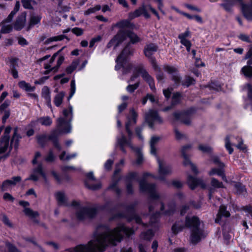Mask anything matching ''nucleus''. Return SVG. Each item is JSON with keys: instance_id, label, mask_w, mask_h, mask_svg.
<instances>
[{"instance_id": "obj_1", "label": "nucleus", "mask_w": 252, "mask_h": 252, "mask_svg": "<svg viewBox=\"0 0 252 252\" xmlns=\"http://www.w3.org/2000/svg\"><path fill=\"white\" fill-rule=\"evenodd\" d=\"M131 235V228L123 224L110 230L104 226H98L94 234V238L86 245H79L67 249L68 252H103L108 245H116L120 242L124 236Z\"/></svg>"}, {"instance_id": "obj_2", "label": "nucleus", "mask_w": 252, "mask_h": 252, "mask_svg": "<svg viewBox=\"0 0 252 252\" xmlns=\"http://www.w3.org/2000/svg\"><path fill=\"white\" fill-rule=\"evenodd\" d=\"M130 112L132 115V120L128 118V122L126 124V130L127 133L128 138H127L126 136L122 133L120 136H117L116 138L115 147L116 148L119 147L124 154L126 153L125 148L126 145L128 146L130 149L136 151L138 153L136 163L138 164H140L143 161V157L140 152V150L138 148H135L131 142V139L133 133L130 128L131 125L136 124L137 114L133 109H131Z\"/></svg>"}, {"instance_id": "obj_3", "label": "nucleus", "mask_w": 252, "mask_h": 252, "mask_svg": "<svg viewBox=\"0 0 252 252\" xmlns=\"http://www.w3.org/2000/svg\"><path fill=\"white\" fill-rule=\"evenodd\" d=\"M200 220L196 216L186 217V227L190 230V241L192 243L196 244L202 238H204L207 234L199 227Z\"/></svg>"}, {"instance_id": "obj_4", "label": "nucleus", "mask_w": 252, "mask_h": 252, "mask_svg": "<svg viewBox=\"0 0 252 252\" xmlns=\"http://www.w3.org/2000/svg\"><path fill=\"white\" fill-rule=\"evenodd\" d=\"M11 129L12 128L10 126H6L4 129L3 135L1 137L0 141V154L4 153L9 146L10 151L12 149V146H14L16 149L18 148L19 140L22 137L18 133V128L17 127L14 128V132L11 139L10 145H9V134Z\"/></svg>"}, {"instance_id": "obj_5", "label": "nucleus", "mask_w": 252, "mask_h": 252, "mask_svg": "<svg viewBox=\"0 0 252 252\" xmlns=\"http://www.w3.org/2000/svg\"><path fill=\"white\" fill-rule=\"evenodd\" d=\"M63 117L57 119L58 130L61 133H69L71 131V122L73 119V107L69 104L68 108L62 111Z\"/></svg>"}, {"instance_id": "obj_6", "label": "nucleus", "mask_w": 252, "mask_h": 252, "mask_svg": "<svg viewBox=\"0 0 252 252\" xmlns=\"http://www.w3.org/2000/svg\"><path fill=\"white\" fill-rule=\"evenodd\" d=\"M239 4L241 6L243 15L246 19L252 21V0H250V4H245L243 0H224V3H221L222 6L226 11L231 12L233 5Z\"/></svg>"}, {"instance_id": "obj_7", "label": "nucleus", "mask_w": 252, "mask_h": 252, "mask_svg": "<svg viewBox=\"0 0 252 252\" xmlns=\"http://www.w3.org/2000/svg\"><path fill=\"white\" fill-rule=\"evenodd\" d=\"M61 132L58 129L53 130L49 135L42 134L37 135L36 138L37 143L42 148H44L49 140L51 141L54 147L59 150L62 149L61 146L58 141V137Z\"/></svg>"}, {"instance_id": "obj_8", "label": "nucleus", "mask_w": 252, "mask_h": 252, "mask_svg": "<svg viewBox=\"0 0 252 252\" xmlns=\"http://www.w3.org/2000/svg\"><path fill=\"white\" fill-rule=\"evenodd\" d=\"M139 187L141 191L149 194L150 199L158 200L161 198L156 190V185L155 184L148 183L145 179H142L139 181Z\"/></svg>"}, {"instance_id": "obj_9", "label": "nucleus", "mask_w": 252, "mask_h": 252, "mask_svg": "<svg viewBox=\"0 0 252 252\" xmlns=\"http://www.w3.org/2000/svg\"><path fill=\"white\" fill-rule=\"evenodd\" d=\"M136 73L140 74L143 79L148 83L151 89L156 90L154 78L149 74L143 64H139L135 67Z\"/></svg>"}, {"instance_id": "obj_10", "label": "nucleus", "mask_w": 252, "mask_h": 252, "mask_svg": "<svg viewBox=\"0 0 252 252\" xmlns=\"http://www.w3.org/2000/svg\"><path fill=\"white\" fill-rule=\"evenodd\" d=\"M158 174L159 176L157 178L158 179L165 181V176L169 175L172 173V168L171 166L167 164L164 160H161L158 158Z\"/></svg>"}, {"instance_id": "obj_11", "label": "nucleus", "mask_w": 252, "mask_h": 252, "mask_svg": "<svg viewBox=\"0 0 252 252\" xmlns=\"http://www.w3.org/2000/svg\"><path fill=\"white\" fill-rule=\"evenodd\" d=\"M96 209L94 208L83 207L78 210L76 217L79 220H84L87 218H93L96 214Z\"/></svg>"}, {"instance_id": "obj_12", "label": "nucleus", "mask_w": 252, "mask_h": 252, "mask_svg": "<svg viewBox=\"0 0 252 252\" xmlns=\"http://www.w3.org/2000/svg\"><path fill=\"white\" fill-rule=\"evenodd\" d=\"M145 121L151 128L154 127L155 123L159 124L163 123V120L159 116L158 112L153 110H150L145 114Z\"/></svg>"}, {"instance_id": "obj_13", "label": "nucleus", "mask_w": 252, "mask_h": 252, "mask_svg": "<svg viewBox=\"0 0 252 252\" xmlns=\"http://www.w3.org/2000/svg\"><path fill=\"white\" fill-rule=\"evenodd\" d=\"M163 69L168 74H170L171 80L174 82L175 87L176 88L181 84H182L181 77L177 68L173 66L167 65L164 66Z\"/></svg>"}, {"instance_id": "obj_14", "label": "nucleus", "mask_w": 252, "mask_h": 252, "mask_svg": "<svg viewBox=\"0 0 252 252\" xmlns=\"http://www.w3.org/2000/svg\"><path fill=\"white\" fill-rule=\"evenodd\" d=\"M193 110L189 109L182 112H175L173 114L176 120H181V121L186 125H189L191 124V118Z\"/></svg>"}, {"instance_id": "obj_15", "label": "nucleus", "mask_w": 252, "mask_h": 252, "mask_svg": "<svg viewBox=\"0 0 252 252\" xmlns=\"http://www.w3.org/2000/svg\"><path fill=\"white\" fill-rule=\"evenodd\" d=\"M187 182L191 189H194L197 186H200L203 189L207 188L206 183L201 178H196L191 175H188Z\"/></svg>"}, {"instance_id": "obj_16", "label": "nucleus", "mask_w": 252, "mask_h": 252, "mask_svg": "<svg viewBox=\"0 0 252 252\" xmlns=\"http://www.w3.org/2000/svg\"><path fill=\"white\" fill-rule=\"evenodd\" d=\"M158 49V46L157 44L153 43L147 44L144 48V54L148 60L154 58L155 57L153 55L157 51Z\"/></svg>"}, {"instance_id": "obj_17", "label": "nucleus", "mask_w": 252, "mask_h": 252, "mask_svg": "<svg viewBox=\"0 0 252 252\" xmlns=\"http://www.w3.org/2000/svg\"><path fill=\"white\" fill-rule=\"evenodd\" d=\"M87 179L85 182L86 187L91 190H97L101 188V184L97 183L96 184H91L90 182L91 181H94L95 180L93 172H90L86 175Z\"/></svg>"}, {"instance_id": "obj_18", "label": "nucleus", "mask_w": 252, "mask_h": 252, "mask_svg": "<svg viewBox=\"0 0 252 252\" xmlns=\"http://www.w3.org/2000/svg\"><path fill=\"white\" fill-rule=\"evenodd\" d=\"M21 177L20 176L13 177L10 180H5L1 186V190L2 191L7 190L10 186H15L18 183L21 181Z\"/></svg>"}, {"instance_id": "obj_19", "label": "nucleus", "mask_w": 252, "mask_h": 252, "mask_svg": "<svg viewBox=\"0 0 252 252\" xmlns=\"http://www.w3.org/2000/svg\"><path fill=\"white\" fill-rule=\"evenodd\" d=\"M135 49L131 46L130 43H128L121 53L118 57V61H120L121 58L125 61L129 56H133Z\"/></svg>"}, {"instance_id": "obj_20", "label": "nucleus", "mask_w": 252, "mask_h": 252, "mask_svg": "<svg viewBox=\"0 0 252 252\" xmlns=\"http://www.w3.org/2000/svg\"><path fill=\"white\" fill-rule=\"evenodd\" d=\"M230 216V214L227 210V207L224 205H221L220 206L218 213L215 219L216 223H220L221 219L223 217L228 218Z\"/></svg>"}, {"instance_id": "obj_21", "label": "nucleus", "mask_w": 252, "mask_h": 252, "mask_svg": "<svg viewBox=\"0 0 252 252\" xmlns=\"http://www.w3.org/2000/svg\"><path fill=\"white\" fill-rule=\"evenodd\" d=\"M44 173L42 164L39 163L36 167L33 169L32 173L26 180H32L34 182L37 181L39 179L37 174L41 176Z\"/></svg>"}, {"instance_id": "obj_22", "label": "nucleus", "mask_w": 252, "mask_h": 252, "mask_svg": "<svg viewBox=\"0 0 252 252\" xmlns=\"http://www.w3.org/2000/svg\"><path fill=\"white\" fill-rule=\"evenodd\" d=\"M26 21V14L25 13H23L17 18L14 24V29L16 31L22 30L25 26Z\"/></svg>"}, {"instance_id": "obj_23", "label": "nucleus", "mask_w": 252, "mask_h": 252, "mask_svg": "<svg viewBox=\"0 0 252 252\" xmlns=\"http://www.w3.org/2000/svg\"><path fill=\"white\" fill-rule=\"evenodd\" d=\"M146 8H147V6H145L144 4L142 5V6L136 9L133 13L130 14V17L131 18H134L143 14L146 18H149L150 15L147 12Z\"/></svg>"}, {"instance_id": "obj_24", "label": "nucleus", "mask_w": 252, "mask_h": 252, "mask_svg": "<svg viewBox=\"0 0 252 252\" xmlns=\"http://www.w3.org/2000/svg\"><path fill=\"white\" fill-rule=\"evenodd\" d=\"M41 19L40 15L32 14L29 20V23L27 27V31H29L35 25H39Z\"/></svg>"}, {"instance_id": "obj_25", "label": "nucleus", "mask_w": 252, "mask_h": 252, "mask_svg": "<svg viewBox=\"0 0 252 252\" xmlns=\"http://www.w3.org/2000/svg\"><path fill=\"white\" fill-rule=\"evenodd\" d=\"M41 96L45 99L47 106L51 108L52 107V105L50 91L49 88L47 86H44L42 88L41 92Z\"/></svg>"}, {"instance_id": "obj_26", "label": "nucleus", "mask_w": 252, "mask_h": 252, "mask_svg": "<svg viewBox=\"0 0 252 252\" xmlns=\"http://www.w3.org/2000/svg\"><path fill=\"white\" fill-rule=\"evenodd\" d=\"M186 227V222L181 220L177 221L172 227V232L174 234H177L181 231Z\"/></svg>"}, {"instance_id": "obj_27", "label": "nucleus", "mask_w": 252, "mask_h": 252, "mask_svg": "<svg viewBox=\"0 0 252 252\" xmlns=\"http://www.w3.org/2000/svg\"><path fill=\"white\" fill-rule=\"evenodd\" d=\"M127 37V31H121L119 32L114 38V40L117 42L115 48L117 47L119 44L125 41Z\"/></svg>"}, {"instance_id": "obj_28", "label": "nucleus", "mask_w": 252, "mask_h": 252, "mask_svg": "<svg viewBox=\"0 0 252 252\" xmlns=\"http://www.w3.org/2000/svg\"><path fill=\"white\" fill-rule=\"evenodd\" d=\"M56 199L59 205L68 206L66 202V199L63 192L59 191L55 194Z\"/></svg>"}, {"instance_id": "obj_29", "label": "nucleus", "mask_w": 252, "mask_h": 252, "mask_svg": "<svg viewBox=\"0 0 252 252\" xmlns=\"http://www.w3.org/2000/svg\"><path fill=\"white\" fill-rule=\"evenodd\" d=\"M65 93L63 91L60 92L55 96L53 101L57 107H60L61 105Z\"/></svg>"}, {"instance_id": "obj_30", "label": "nucleus", "mask_w": 252, "mask_h": 252, "mask_svg": "<svg viewBox=\"0 0 252 252\" xmlns=\"http://www.w3.org/2000/svg\"><path fill=\"white\" fill-rule=\"evenodd\" d=\"M127 36L130 39V44H135L137 42H140L142 40L138 35L135 34L134 32L131 31L127 30Z\"/></svg>"}, {"instance_id": "obj_31", "label": "nucleus", "mask_w": 252, "mask_h": 252, "mask_svg": "<svg viewBox=\"0 0 252 252\" xmlns=\"http://www.w3.org/2000/svg\"><path fill=\"white\" fill-rule=\"evenodd\" d=\"M223 167H219V168H212L211 171L208 173L210 176H212L215 174L221 176L224 180L225 179V176L224 174V171L223 170Z\"/></svg>"}, {"instance_id": "obj_32", "label": "nucleus", "mask_w": 252, "mask_h": 252, "mask_svg": "<svg viewBox=\"0 0 252 252\" xmlns=\"http://www.w3.org/2000/svg\"><path fill=\"white\" fill-rule=\"evenodd\" d=\"M159 139V137L156 136H154L151 138L150 141V152L153 155H156V149L155 147V145L158 143Z\"/></svg>"}, {"instance_id": "obj_33", "label": "nucleus", "mask_w": 252, "mask_h": 252, "mask_svg": "<svg viewBox=\"0 0 252 252\" xmlns=\"http://www.w3.org/2000/svg\"><path fill=\"white\" fill-rule=\"evenodd\" d=\"M6 22H4V20L0 23V26H1L0 30L1 33H8L11 32L13 29L12 26L11 25H6Z\"/></svg>"}, {"instance_id": "obj_34", "label": "nucleus", "mask_w": 252, "mask_h": 252, "mask_svg": "<svg viewBox=\"0 0 252 252\" xmlns=\"http://www.w3.org/2000/svg\"><path fill=\"white\" fill-rule=\"evenodd\" d=\"M23 211L26 216L32 219H34L39 215L37 212L33 211L30 208H25Z\"/></svg>"}, {"instance_id": "obj_35", "label": "nucleus", "mask_w": 252, "mask_h": 252, "mask_svg": "<svg viewBox=\"0 0 252 252\" xmlns=\"http://www.w3.org/2000/svg\"><path fill=\"white\" fill-rule=\"evenodd\" d=\"M160 215L159 213H156L153 215L150 218V221L149 225L151 227H158V218Z\"/></svg>"}, {"instance_id": "obj_36", "label": "nucleus", "mask_w": 252, "mask_h": 252, "mask_svg": "<svg viewBox=\"0 0 252 252\" xmlns=\"http://www.w3.org/2000/svg\"><path fill=\"white\" fill-rule=\"evenodd\" d=\"M182 94L179 92L174 93L172 96L171 105L175 106L179 104L181 99Z\"/></svg>"}, {"instance_id": "obj_37", "label": "nucleus", "mask_w": 252, "mask_h": 252, "mask_svg": "<svg viewBox=\"0 0 252 252\" xmlns=\"http://www.w3.org/2000/svg\"><path fill=\"white\" fill-rule=\"evenodd\" d=\"M19 86L26 91L32 92L34 91L35 87H32L29 84L27 83L25 81H22L19 83Z\"/></svg>"}, {"instance_id": "obj_38", "label": "nucleus", "mask_w": 252, "mask_h": 252, "mask_svg": "<svg viewBox=\"0 0 252 252\" xmlns=\"http://www.w3.org/2000/svg\"><path fill=\"white\" fill-rule=\"evenodd\" d=\"M37 121L42 125L45 126H49L52 123L51 119L48 116L40 117Z\"/></svg>"}, {"instance_id": "obj_39", "label": "nucleus", "mask_w": 252, "mask_h": 252, "mask_svg": "<svg viewBox=\"0 0 252 252\" xmlns=\"http://www.w3.org/2000/svg\"><path fill=\"white\" fill-rule=\"evenodd\" d=\"M119 181V180L113 181L109 187L110 189L114 191L117 195H120L121 193V189L117 187Z\"/></svg>"}, {"instance_id": "obj_40", "label": "nucleus", "mask_w": 252, "mask_h": 252, "mask_svg": "<svg viewBox=\"0 0 252 252\" xmlns=\"http://www.w3.org/2000/svg\"><path fill=\"white\" fill-rule=\"evenodd\" d=\"M79 63L78 60L73 61L71 64L66 68V72L67 74H71L77 67Z\"/></svg>"}, {"instance_id": "obj_41", "label": "nucleus", "mask_w": 252, "mask_h": 252, "mask_svg": "<svg viewBox=\"0 0 252 252\" xmlns=\"http://www.w3.org/2000/svg\"><path fill=\"white\" fill-rule=\"evenodd\" d=\"M154 236V233L152 230L149 229L146 232H142L141 234L140 237L145 240H150Z\"/></svg>"}, {"instance_id": "obj_42", "label": "nucleus", "mask_w": 252, "mask_h": 252, "mask_svg": "<svg viewBox=\"0 0 252 252\" xmlns=\"http://www.w3.org/2000/svg\"><path fill=\"white\" fill-rule=\"evenodd\" d=\"M243 73L247 77H252V66L246 65L242 67L241 69Z\"/></svg>"}, {"instance_id": "obj_43", "label": "nucleus", "mask_w": 252, "mask_h": 252, "mask_svg": "<svg viewBox=\"0 0 252 252\" xmlns=\"http://www.w3.org/2000/svg\"><path fill=\"white\" fill-rule=\"evenodd\" d=\"M211 186L213 188H223V185L221 182L219 181L217 179L212 178L211 181Z\"/></svg>"}, {"instance_id": "obj_44", "label": "nucleus", "mask_w": 252, "mask_h": 252, "mask_svg": "<svg viewBox=\"0 0 252 252\" xmlns=\"http://www.w3.org/2000/svg\"><path fill=\"white\" fill-rule=\"evenodd\" d=\"M56 159V157L53 153L52 149H50L47 154L45 157L44 160L47 162H53Z\"/></svg>"}, {"instance_id": "obj_45", "label": "nucleus", "mask_w": 252, "mask_h": 252, "mask_svg": "<svg viewBox=\"0 0 252 252\" xmlns=\"http://www.w3.org/2000/svg\"><path fill=\"white\" fill-rule=\"evenodd\" d=\"M64 38H67V37L64 35H60L48 38L46 41V43H49L53 41H61Z\"/></svg>"}, {"instance_id": "obj_46", "label": "nucleus", "mask_w": 252, "mask_h": 252, "mask_svg": "<svg viewBox=\"0 0 252 252\" xmlns=\"http://www.w3.org/2000/svg\"><path fill=\"white\" fill-rule=\"evenodd\" d=\"M194 81L195 80L192 77L186 76L185 79L182 82V85L189 87L190 85L194 84Z\"/></svg>"}, {"instance_id": "obj_47", "label": "nucleus", "mask_w": 252, "mask_h": 252, "mask_svg": "<svg viewBox=\"0 0 252 252\" xmlns=\"http://www.w3.org/2000/svg\"><path fill=\"white\" fill-rule=\"evenodd\" d=\"M198 149L203 153H210L212 151V148L210 146L207 145H199Z\"/></svg>"}, {"instance_id": "obj_48", "label": "nucleus", "mask_w": 252, "mask_h": 252, "mask_svg": "<svg viewBox=\"0 0 252 252\" xmlns=\"http://www.w3.org/2000/svg\"><path fill=\"white\" fill-rule=\"evenodd\" d=\"M140 82L139 81L133 85H129L127 86L126 90L128 92L130 93H132L133 92H134L135 90H136L138 88Z\"/></svg>"}, {"instance_id": "obj_49", "label": "nucleus", "mask_w": 252, "mask_h": 252, "mask_svg": "<svg viewBox=\"0 0 252 252\" xmlns=\"http://www.w3.org/2000/svg\"><path fill=\"white\" fill-rule=\"evenodd\" d=\"M225 146L226 149L228 151L229 154H231L233 152V149L231 146L230 138L228 136H227L225 139Z\"/></svg>"}, {"instance_id": "obj_50", "label": "nucleus", "mask_w": 252, "mask_h": 252, "mask_svg": "<svg viewBox=\"0 0 252 252\" xmlns=\"http://www.w3.org/2000/svg\"><path fill=\"white\" fill-rule=\"evenodd\" d=\"M76 91L75 82L74 79L72 80L70 83V92L68 100H69L74 95Z\"/></svg>"}, {"instance_id": "obj_51", "label": "nucleus", "mask_w": 252, "mask_h": 252, "mask_svg": "<svg viewBox=\"0 0 252 252\" xmlns=\"http://www.w3.org/2000/svg\"><path fill=\"white\" fill-rule=\"evenodd\" d=\"M149 61L151 63L152 67L155 71L158 72L161 70L160 68L157 63L156 59L155 58H151V59H149Z\"/></svg>"}, {"instance_id": "obj_52", "label": "nucleus", "mask_w": 252, "mask_h": 252, "mask_svg": "<svg viewBox=\"0 0 252 252\" xmlns=\"http://www.w3.org/2000/svg\"><path fill=\"white\" fill-rule=\"evenodd\" d=\"M235 188L237 192L239 194L243 193L246 191V189L244 186L240 183H236L235 185Z\"/></svg>"}, {"instance_id": "obj_53", "label": "nucleus", "mask_w": 252, "mask_h": 252, "mask_svg": "<svg viewBox=\"0 0 252 252\" xmlns=\"http://www.w3.org/2000/svg\"><path fill=\"white\" fill-rule=\"evenodd\" d=\"M9 72H10L12 74L13 77L14 78H17L18 77V71L17 70L15 64L14 63H12V65L10 66Z\"/></svg>"}, {"instance_id": "obj_54", "label": "nucleus", "mask_w": 252, "mask_h": 252, "mask_svg": "<svg viewBox=\"0 0 252 252\" xmlns=\"http://www.w3.org/2000/svg\"><path fill=\"white\" fill-rule=\"evenodd\" d=\"M137 175V174L136 172H131L129 173L126 177V182L128 183L131 182L132 183V182L135 179Z\"/></svg>"}, {"instance_id": "obj_55", "label": "nucleus", "mask_w": 252, "mask_h": 252, "mask_svg": "<svg viewBox=\"0 0 252 252\" xmlns=\"http://www.w3.org/2000/svg\"><path fill=\"white\" fill-rule=\"evenodd\" d=\"M31 0H22V3L25 8L28 9H32L33 7L31 4Z\"/></svg>"}, {"instance_id": "obj_56", "label": "nucleus", "mask_w": 252, "mask_h": 252, "mask_svg": "<svg viewBox=\"0 0 252 252\" xmlns=\"http://www.w3.org/2000/svg\"><path fill=\"white\" fill-rule=\"evenodd\" d=\"M174 131L175 133V137L177 139L181 140L186 138V135L185 134L180 132L178 129L175 128Z\"/></svg>"}, {"instance_id": "obj_57", "label": "nucleus", "mask_w": 252, "mask_h": 252, "mask_svg": "<svg viewBox=\"0 0 252 252\" xmlns=\"http://www.w3.org/2000/svg\"><path fill=\"white\" fill-rule=\"evenodd\" d=\"M129 22L127 20H123L116 24V26L119 28H124L128 27Z\"/></svg>"}, {"instance_id": "obj_58", "label": "nucleus", "mask_w": 252, "mask_h": 252, "mask_svg": "<svg viewBox=\"0 0 252 252\" xmlns=\"http://www.w3.org/2000/svg\"><path fill=\"white\" fill-rule=\"evenodd\" d=\"M2 220V222L5 225H7L8 226H9V227L12 226V223H11L9 220L8 219V218L7 217V216L5 215H4V214L2 215V220Z\"/></svg>"}, {"instance_id": "obj_59", "label": "nucleus", "mask_w": 252, "mask_h": 252, "mask_svg": "<svg viewBox=\"0 0 252 252\" xmlns=\"http://www.w3.org/2000/svg\"><path fill=\"white\" fill-rule=\"evenodd\" d=\"M238 37L240 39L243 41L247 42L248 43H250L251 42L250 36L245 34H240Z\"/></svg>"}, {"instance_id": "obj_60", "label": "nucleus", "mask_w": 252, "mask_h": 252, "mask_svg": "<svg viewBox=\"0 0 252 252\" xmlns=\"http://www.w3.org/2000/svg\"><path fill=\"white\" fill-rule=\"evenodd\" d=\"M114 161L112 159H108L104 164V168L106 170H110Z\"/></svg>"}, {"instance_id": "obj_61", "label": "nucleus", "mask_w": 252, "mask_h": 252, "mask_svg": "<svg viewBox=\"0 0 252 252\" xmlns=\"http://www.w3.org/2000/svg\"><path fill=\"white\" fill-rule=\"evenodd\" d=\"M72 32L76 34L77 36L81 35L83 33V31L82 29L79 28H74L72 29Z\"/></svg>"}, {"instance_id": "obj_62", "label": "nucleus", "mask_w": 252, "mask_h": 252, "mask_svg": "<svg viewBox=\"0 0 252 252\" xmlns=\"http://www.w3.org/2000/svg\"><path fill=\"white\" fill-rule=\"evenodd\" d=\"M156 77L158 81H163L165 78V75L164 73L160 70L159 71H158L156 74Z\"/></svg>"}, {"instance_id": "obj_63", "label": "nucleus", "mask_w": 252, "mask_h": 252, "mask_svg": "<svg viewBox=\"0 0 252 252\" xmlns=\"http://www.w3.org/2000/svg\"><path fill=\"white\" fill-rule=\"evenodd\" d=\"M10 105V101L6 100L0 106V112L4 111Z\"/></svg>"}, {"instance_id": "obj_64", "label": "nucleus", "mask_w": 252, "mask_h": 252, "mask_svg": "<svg viewBox=\"0 0 252 252\" xmlns=\"http://www.w3.org/2000/svg\"><path fill=\"white\" fill-rule=\"evenodd\" d=\"M6 246L8 248L9 252H19L15 247L10 244L9 243H7Z\"/></svg>"}]
</instances>
